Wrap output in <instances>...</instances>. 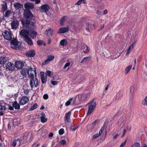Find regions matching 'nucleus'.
Wrapping results in <instances>:
<instances>
[{"instance_id": "nucleus-1", "label": "nucleus", "mask_w": 147, "mask_h": 147, "mask_svg": "<svg viewBox=\"0 0 147 147\" xmlns=\"http://www.w3.org/2000/svg\"><path fill=\"white\" fill-rule=\"evenodd\" d=\"M24 18L20 20L23 26L27 28L30 24L31 27H34L35 23L34 22H30V20L34 17L33 15L30 10H25L23 13Z\"/></svg>"}, {"instance_id": "nucleus-2", "label": "nucleus", "mask_w": 147, "mask_h": 147, "mask_svg": "<svg viewBox=\"0 0 147 147\" xmlns=\"http://www.w3.org/2000/svg\"><path fill=\"white\" fill-rule=\"evenodd\" d=\"M88 104L89 105L88 107V110L87 115H90L92 113L96 105V103L93 102V101H90Z\"/></svg>"}, {"instance_id": "nucleus-3", "label": "nucleus", "mask_w": 147, "mask_h": 147, "mask_svg": "<svg viewBox=\"0 0 147 147\" xmlns=\"http://www.w3.org/2000/svg\"><path fill=\"white\" fill-rule=\"evenodd\" d=\"M38 80L36 78H32L30 80V84L32 89L34 87H37L39 85Z\"/></svg>"}, {"instance_id": "nucleus-4", "label": "nucleus", "mask_w": 147, "mask_h": 147, "mask_svg": "<svg viewBox=\"0 0 147 147\" xmlns=\"http://www.w3.org/2000/svg\"><path fill=\"white\" fill-rule=\"evenodd\" d=\"M2 35L4 38L7 40H9L12 39V35L11 32L7 30H5L3 33Z\"/></svg>"}, {"instance_id": "nucleus-5", "label": "nucleus", "mask_w": 147, "mask_h": 147, "mask_svg": "<svg viewBox=\"0 0 147 147\" xmlns=\"http://www.w3.org/2000/svg\"><path fill=\"white\" fill-rule=\"evenodd\" d=\"M15 68V65L11 62H8L5 65V69L7 71H12L14 70Z\"/></svg>"}, {"instance_id": "nucleus-6", "label": "nucleus", "mask_w": 147, "mask_h": 147, "mask_svg": "<svg viewBox=\"0 0 147 147\" xmlns=\"http://www.w3.org/2000/svg\"><path fill=\"white\" fill-rule=\"evenodd\" d=\"M49 9V6L47 4H44L40 7L39 11L40 13H46Z\"/></svg>"}, {"instance_id": "nucleus-7", "label": "nucleus", "mask_w": 147, "mask_h": 147, "mask_svg": "<svg viewBox=\"0 0 147 147\" xmlns=\"http://www.w3.org/2000/svg\"><path fill=\"white\" fill-rule=\"evenodd\" d=\"M20 35L24 39L25 38L29 35V32L28 31L23 29L20 32Z\"/></svg>"}, {"instance_id": "nucleus-8", "label": "nucleus", "mask_w": 147, "mask_h": 147, "mask_svg": "<svg viewBox=\"0 0 147 147\" xmlns=\"http://www.w3.org/2000/svg\"><path fill=\"white\" fill-rule=\"evenodd\" d=\"M34 74L36 75V69L34 68L33 70L32 68H30L28 69V75L29 77L31 78H34Z\"/></svg>"}, {"instance_id": "nucleus-9", "label": "nucleus", "mask_w": 147, "mask_h": 147, "mask_svg": "<svg viewBox=\"0 0 147 147\" xmlns=\"http://www.w3.org/2000/svg\"><path fill=\"white\" fill-rule=\"evenodd\" d=\"M29 101V99L27 97L23 96L19 101V103L21 105H24L27 103Z\"/></svg>"}, {"instance_id": "nucleus-10", "label": "nucleus", "mask_w": 147, "mask_h": 147, "mask_svg": "<svg viewBox=\"0 0 147 147\" xmlns=\"http://www.w3.org/2000/svg\"><path fill=\"white\" fill-rule=\"evenodd\" d=\"M11 29L16 30L18 26L19 23L17 20H14L11 22Z\"/></svg>"}, {"instance_id": "nucleus-11", "label": "nucleus", "mask_w": 147, "mask_h": 147, "mask_svg": "<svg viewBox=\"0 0 147 147\" xmlns=\"http://www.w3.org/2000/svg\"><path fill=\"white\" fill-rule=\"evenodd\" d=\"M11 47L14 49H17L18 48V41L16 39L11 41Z\"/></svg>"}, {"instance_id": "nucleus-12", "label": "nucleus", "mask_w": 147, "mask_h": 147, "mask_svg": "<svg viewBox=\"0 0 147 147\" xmlns=\"http://www.w3.org/2000/svg\"><path fill=\"white\" fill-rule=\"evenodd\" d=\"M54 58L55 57L53 55L48 56H47V59L42 63V65H45L48 64L50 61L53 60Z\"/></svg>"}, {"instance_id": "nucleus-13", "label": "nucleus", "mask_w": 147, "mask_h": 147, "mask_svg": "<svg viewBox=\"0 0 147 147\" xmlns=\"http://www.w3.org/2000/svg\"><path fill=\"white\" fill-rule=\"evenodd\" d=\"M85 28L86 30L88 32H89V29L92 30L95 28V26L94 24L93 23H86L85 25Z\"/></svg>"}, {"instance_id": "nucleus-14", "label": "nucleus", "mask_w": 147, "mask_h": 147, "mask_svg": "<svg viewBox=\"0 0 147 147\" xmlns=\"http://www.w3.org/2000/svg\"><path fill=\"white\" fill-rule=\"evenodd\" d=\"M24 7L27 9V10L33 9L34 8L33 4L29 2L25 3Z\"/></svg>"}, {"instance_id": "nucleus-15", "label": "nucleus", "mask_w": 147, "mask_h": 147, "mask_svg": "<svg viewBox=\"0 0 147 147\" xmlns=\"http://www.w3.org/2000/svg\"><path fill=\"white\" fill-rule=\"evenodd\" d=\"M23 138L26 140H30L31 138V134L30 133L26 132L24 134Z\"/></svg>"}, {"instance_id": "nucleus-16", "label": "nucleus", "mask_w": 147, "mask_h": 147, "mask_svg": "<svg viewBox=\"0 0 147 147\" xmlns=\"http://www.w3.org/2000/svg\"><path fill=\"white\" fill-rule=\"evenodd\" d=\"M69 30V28L68 27V26L66 28H61L59 29L57 33L58 34L65 33L68 32Z\"/></svg>"}, {"instance_id": "nucleus-17", "label": "nucleus", "mask_w": 147, "mask_h": 147, "mask_svg": "<svg viewBox=\"0 0 147 147\" xmlns=\"http://www.w3.org/2000/svg\"><path fill=\"white\" fill-rule=\"evenodd\" d=\"M71 114V111H69L68 113H66L65 114V115L64 117V119L65 121L67 122L70 123V117Z\"/></svg>"}, {"instance_id": "nucleus-18", "label": "nucleus", "mask_w": 147, "mask_h": 147, "mask_svg": "<svg viewBox=\"0 0 147 147\" xmlns=\"http://www.w3.org/2000/svg\"><path fill=\"white\" fill-rule=\"evenodd\" d=\"M26 54L28 57H33L35 55V52L34 50H32L27 51Z\"/></svg>"}, {"instance_id": "nucleus-19", "label": "nucleus", "mask_w": 147, "mask_h": 147, "mask_svg": "<svg viewBox=\"0 0 147 147\" xmlns=\"http://www.w3.org/2000/svg\"><path fill=\"white\" fill-rule=\"evenodd\" d=\"M24 65L23 63L20 61H18L15 63V66L18 69H21Z\"/></svg>"}, {"instance_id": "nucleus-20", "label": "nucleus", "mask_w": 147, "mask_h": 147, "mask_svg": "<svg viewBox=\"0 0 147 147\" xmlns=\"http://www.w3.org/2000/svg\"><path fill=\"white\" fill-rule=\"evenodd\" d=\"M104 130V127H102L99 131V133H97L94 135L93 136V139H94L100 136Z\"/></svg>"}, {"instance_id": "nucleus-21", "label": "nucleus", "mask_w": 147, "mask_h": 147, "mask_svg": "<svg viewBox=\"0 0 147 147\" xmlns=\"http://www.w3.org/2000/svg\"><path fill=\"white\" fill-rule=\"evenodd\" d=\"M8 60V58L6 57H0V64H4Z\"/></svg>"}, {"instance_id": "nucleus-22", "label": "nucleus", "mask_w": 147, "mask_h": 147, "mask_svg": "<svg viewBox=\"0 0 147 147\" xmlns=\"http://www.w3.org/2000/svg\"><path fill=\"white\" fill-rule=\"evenodd\" d=\"M21 73L24 78L26 77L27 74H28V69L25 68L22 69L21 71Z\"/></svg>"}, {"instance_id": "nucleus-23", "label": "nucleus", "mask_w": 147, "mask_h": 147, "mask_svg": "<svg viewBox=\"0 0 147 147\" xmlns=\"http://www.w3.org/2000/svg\"><path fill=\"white\" fill-rule=\"evenodd\" d=\"M13 5L15 9L17 10L19 9L22 8L23 7V5L19 3H15Z\"/></svg>"}, {"instance_id": "nucleus-24", "label": "nucleus", "mask_w": 147, "mask_h": 147, "mask_svg": "<svg viewBox=\"0 0 147 147\" xmlns=\"http://www.w3.org/2000/svg\"><path fill=\"white\" fill-rule=\"evenodd\" d=\"M82 49L85 53H87L89 51L88 47L85 45H83L82 47Z\"/></svg>"}, {"instance_id": "nucleus-25", "label": "nucleus", "mask_w": 147, "mask_h": 147, "mask_svg": "<svg viewBox=\"0 0 147 147\" xmlns=\"http://www.w3.org/2000/svg\"><path fill=\"white\" fill-rule=\"evenodd\" d=\"M24 40L29 45H33L32 41L29 36L24 39Z\"/></svg>"}, {"instance_id": "nucleus-26", "label": "nucleus", "mask_w": 147, "mask_h": 147, "mask_svg": "<svg viewBox=\"0 0 147 147\" xmlns=\"http://www.w3.org/2000/svg\"><path fill=\"white\" fill-rule=\"evenodd\" d=\"M53 30L51 28L49 29L46 31L45 34L48 37L52 36L53 33Z\"/></svg>"}, {"instance_id": "nucleus-27", "label": "nucleus", "mask_w": 147, "mask_h": 147, "mask_svg": "<svg viewBox=\"0 0 147 147\" xmlns=\"http://www.w3.org/2000/svg\"><path fill=\"white\" fill-rule=\"evenodd\" d=\"M20 103H18L17 101H15L12 104L13 106L16 109H20Z\"/></svg>"}, {"instance_id": "nucleus-28", "label": "nucleus", "mask_w": 147, "mask_h": 147, "mask_svg": "<svg viewBox=\"0 0 147 147\" xmlns=\"http://www.w3.org/2000/svg\"><path fill=\"white\" fill-rule=\"evenodd\" d=\"M46 115L44 113H41V116L40 117L41 121L42 123L46 122L47 121V119L45 118Z\"/></svg>"}, {"instance_id": "nucleus-29", "label": "nucleus", "mask_w": 147, "mask_h": 147, "mask_svg": "<svg viewBox=\"0 0 147 147\" xmlns=\"http://www.w3.org/2000/svg\"><path fill=\"white\" fill-rule=\"evenodd\" d=\"M20 140L19 138H18L16 140L15 139L13 140L11 144L12 146L15 147L17 144V142H18L19 144H20Z\"/></svg>"}, {"instance_id": "nucleus-30", "label": "nucleus", "mask_w": 147, "mask_h": 147, "mask_svg": "<svg viewBox=\"0 0 147 147\" xmlns=\"http://www.w3.org/2000/svg\"><path fill=\"white\" fill-rule=\"evenodd\" d=\"M78 98L79 99H80L81 102L82 101H85L86 99V97L84 95L79 94L78 95Z\"/></svg>"}, {"instance_id": "nucleus-31", "label": "nucleus", "mask_w": 147, "mask_h": 147, "mask_svg": "<svg viewBox=\"0 0 147 147\" xmlns=\"http://www.w3.org/2000/svg\"><path fill=\"white\" fill-rule=\"evenodd\" d=\"M73 98H74L73 103H76L78 104L80 103L81 102L80 100V99H79V98H78V95L76 96V97H74Z\"/></svg>"}, {"instance_id": "nucleus-32", "label": "nucleus", "mask_w": 147, "mask_h": 147, "mask_svg": "<svg viewBox=\"0 0 147 147\" xmlns=\"http://www.w3.org/2000/svg\"><path fill=\"white\" fill-rule=\"evenodd\" d=\"M131 68L132 65H130L125 68V74H128Z\"/></svg>"}, {"instance_id": "nucleus-33", "label": "nucleus", "mask_w": 147, "mask_h": 147, "mask_svg": "<svg viewBox=\"0 0 147 147\" xmlns=\"http://www.w3.org/2000/svg\"><path fill=\"white\" fill-rule=\"evenodd\" d=\"M66 16H64L62 17L60 20V23L61 25H63L64 24V22L66 21Z\"/></svg>"}, {"instance_id": "nucleus-34", "label": "nucleus", "mask_w": 147, "mask_h": 147, "mask_svg": "<svg viewBox=\"0 0 147 147\" xmlns=\"http://www.w3.org/2000/svg\"><path fill=\"white\" fill-rule=\"evenodd\" d=\"M11 13V10H7L5 12L4 15L5 17L7 18H9Z\"/></svg>"}, {"instance_id": "nucleus-35", "label": "nucleus", "mask_w": 147, "mask_h": 147, "mask_svg": "<svg viewBox=\"0 0 147 147\" xmlns=\"http://www.w3.org/2000/svg\"><path fill=\"white\" fill-rule=\"evenodd\" d=\"M42 83V84H45L47 81V77L45 76L41 78Z\"/></svg>"}, {"instance_id": "nucleus-36", "label": "nucleus", "mask_w": 147, "mask_h": 147, "mask_svg": "<svg viewBox=\"0 0 147 147\" xmlns=\"http://www.w3.org/2000/svg\"><path fill=\"white\" fill-rule=\"evenodd\" d=\"M1 9L2 10L5 11L7 8V4L6 3L1 5Z\"/></svg>"}, {"instance_id": "nucleus-37", "label": "nucleus", "mask_w": 147, "mask_h": 147, "mask_svg": "<svg viewBox=\"0 0 147 147\" xmlns=\"http://www.w3.org/2000/svg\"><path fill=\"white\" fill-rule=\"evenodd\" d=\"M67 42L66 40L65 39L62 40L60 42V44L63 46L66 45H67Z\"/></svg>"}, {"instance_id": "nucleus-38", "label": "nucleus", "mask_w": 147, "mask_h": 147, "mask_svg": "<svg viewBox=\"0 0 147 147\" xmlns=\"http://www.w3.org/2000/svg\"><path fill=\"white\" fill-rule=\"evenodd\" d=\"M53 72L52 71H47L46 73V76L47 77V76L49 77L53 75Z\"/></svg>"}, {"instance_id": "nucleus-39", "label": "nucleus", "mask_w": 147, "mask_h": 147, "mask_svg": "<svg viewBox=\"0 0 147 147\" xmlns=\"http://www.w3.org/2000/svg\"><path fill=\"white\" fill-rule=\"evenodd\" d=\"M38 106V105L37 103L34 104L32 106L30 109L29 110L30 111L36 109Z\"/></svg>"}, {"instance_id": "nucleus-40", "label": "nucleus", "mask_w": 147, "mask_h": 147, "mask_svg": "<svg viewBox=\"0 0 147 147\" xmlns=\"http://www.w3.org/2000/svg\"><path fill=\"white\" fill-rule=\"evenodd\" d=\"M5 105H3L1 106H0V111H4L6 110L7 108L5 106Z\"/></svg>"}, {"instance_id": "nucleus-41", "label": "nucleus", "mask_w": 147, "mask_h": 147, "mask_svg": "<svg viewBox=\"0 0 147 147\" xmlns=\"http://www.w3.org/2000/svg\"><path fill=\"white\" fill-rule=\"evenodd\" d=\"M74 99V98H70L65 103V105L66 106H68L70 104V102L71 101H72Z\"/></svg>"}, {"instance_id": "nucleus-42", "label": "nucleus", "mask_w": 147, "mask_h": 147, "mask_svg": "<svg viewBox=\"0 0 147 147\" xmlns=\"http://www.w3.org/2000/svg\"><path fill=\"white\" fill-rule=\"evenodd\" d=\"M37 34V33L36 32L34 31H32L31 33V36L33 38H34L36 37Z\"/></svg>"}, {"instance_id": "nucleus-43", "label": "nucleus", "mask_w": 147, "mask_h": 147, "mask_svg": "<svg viewBox=\"0 0 147 147\" xmlns=\"http://www.w3.org/2000/svg\"><path fill=\"white\" fill-rule=\"evenodd\" d=\"M66 141L65 140H61L60 141L59 143L61 145H65L66 144Z\"/></svg>"}, {"instance_id": "nucleus-44", "label": "nucleus", "mask_w": 147, "mask_h": 147, "mask_svg": "<svg viewBox=\"0 0 147 147\" xmlns=\"http://www.w3.org/2000/svg\"><path fill=\"white\" fill-rule=\"evenodd\" d=\"M90 58H91V57H90V56H89V57H85L81 61L80 63H82L84 61H85L86 60H89Z\"/></svg>"}, {"instance_id": "nucleus-45", "label": "nucleus", "mask_w": 147, "mask_h": 147, "mask_svg": "<svg viewBox=\"0 0 147 147\" xmlns=\"http://www.w3.org/2000/svg\"><path fill=\"white\" fill-rule=\"evenodd\" d=\"M131 147H140V145L139 143L136 142L134 143Z\"/></svg>"}, {"instance_id": "nucleus-46", "label": "nucleus", "mask_w": 147, "mask_h": 147, "mask_svg": "<svg viewBox=\"0 0 147 147\" xmlns=\"http://www.w3.org/2000/svg\"><path fill=\"white\" fill-rule=\"evenodd\" d=\"M64 133V129L63 128L60 129L59 131V135H61L63 134Z\"/></svg>"}, {"instance_id": "nucleus-47", "label": "nucleus", "mask_w": 147, "mask_h": 147, "mask_svg": "<svg viewBox=\"0 0 147 147\" xmlns=\"http://www.w3.org/2000/svg\"><path fill=\"white\" fill-rule=\"evenodd\" d=\"M30 91V90L28 89H24L23 91V92L26 95H27L28 94Z\"/></svg>"}, {"instance_id": "nucleus-48", "label": "nucleus", "mask_w": 147, "mask_h": 147, "mask_svg": "<svg viewBox=\"0 0 147 147\" xmlns=\"http://www.w3.org/2000/svg\"><path fill=\"white\" fill-rule=\"evenodd\" d=\"M4 22H5V20L4 17L0 18V24H3Z\"/></svg>"}, {"instance_id": "nucleus-49", "label": "nucleus", "mask_w": 147, "mask_h": 147, "mask_svg": "<svg viewBox=\"0 0 147 147\" xmlns=\"http://www.w3.org/2000/svg\"><path fill=\"white\" fill-rule=\"evenodd\" d=\"M51 84L54 85H56L58 83V82L57 81H53V79L51 80Z\"/></svg>"}, {"instance_id": "nucleus-50", "label": "nucleus", "mask_w": 147, "mask_h": 147, "mask_svg": "<svg viewBox=\"0 0 147 147\" xmlns=\"http://www.w3.org/2000/svg\"><path fill=\"white\" fill-rule=\"evenodd\" d=\"M134 88L133 86H131L130 88V92L131 93H133L134 92Z\"/></svg>"}, {"instance_id": "nucleus-51", "label": "nucleus", "mask_w": 147, "mask_h": 147, "mask_svg": "<svg viewBox=\"0 0 147 147\" xmlns=\"http://www.w3.org/2000/svg\"><path fill=\"white\" fill-rule=\"evenodd\" d=\"M43 42L41 40H38L37 41V44L39 45H42V44Z\"/></svg>"}, {"instance_id": "nucleus-52", "label": "nucleus", "mask_w": 147, "mask_h": 147, "mask_svg": "<svg viewBox=\"0 0 147 147\" xmlns=\"http://www.w3.org/2000/svg\"><path fill=\"white\" fill-rule=\"evenodd\" d=\"M70 64V63L69 62L65 64L63 67V69H65L67 67L69 66Z\"/></svg>"}, {"instance_id": "nucleus-53", "label": "nucleus", "mask_w": 147, "mask_h": 147, "mask_svg": "<svg viewBox=\"0 0 147 147\" xmlns=\"http://www.w3.org/2000/svg\"><path fill=\"white\" fill-rule=\"evenodd\" d=\"M127 140H125L123 142H122L120 146V147H123L125 145Z\"/></svg>"}, {"instance_id": "nucleus-54", "label": "nucleus", "mask_w": 147, "mask_h": 147, "mask_svg": "<svg viewBox=\"0 0 147 147\" xmlns=\"http://www.w3.org/2000/svg\"><path fill=\"white\" fill-rule=\"evenodd\" d=\"M43 98L44 99L46 100L48 98V96L47 94H45L43 96Z\"/></svg>"}, {"instance_id": "nucleus-55", "label": "nucleus", "mask_w": 147, "mask_h": 147, "mask_svg": "<svg viewBox=\"0 0 147 147\" xmlns=\"http://www.w3.org/2000/svg\"><path fill=\"white\" fill-rule=\"evenodd\" d=\"M40 78H41V77H44V73L42 71L40 73Z\"/></svg>"}, {"instance_id": "nucleus-56", "label": "nucleus", "mask_w": 147, "mask_h": 147, "mask_svg": "<svg viewBox=\"0 0 147 147\" xmlns=\"http://www.w3.org/2000/svg\"><path fill=\"white\" fill-rule=\"evenodd\" d=\"M126 132V130L125 129H124V130L123 132V134L121 137V138H122L124 137Z\"/></svg>"}, {"instance_id": "nucleus-57", "label": "nucleus", "mask_w": 147, "mask_h": 147, "mask_svg": "<svg viewBox=\"0 0 147 147\" xmlns=\"http://www.w3.org/2000/svg\"><path fill=\"white\" fill-rule=\"evenodd\" d=\"M78 127H74L73 126H72L71 127V129L72 130V131H74V130H76L78 128Z\"/></svg>"}, {"instance_id": "nucleus-58", "label": "nucleus", "mask_w": 147, "mask_h": 147, "mask_svg": "<svg viewBox=\"0 0 147 147\" xmlns=\"http://www.w3.org/2000/svg\"><path fill=\"white\" fill-rule=\"evenodd\" d=\"M97 122V120H96L95 121H94L92 123V125H93V126H94V125L96 124V123Z\"/></svg>"}, {"instance_id": "nucleus-59", "label": "nucleus", "mask_w": 147, "mask_h": 147, "mask_svg": "<svg viewBox=\"0 0 147 147\" xmlns=\"http://www.w3.org/2000/svg\"><path fill=\"white\" fill-rule=\"evenodd\" d=\"M134 47V44H132L128 48V49L130 51V50L132 49Z\"/></svg>"}, {"instance_id": "nucleus-60", "label": "nucleus", "mask_w": 147, "mask_h": 147, "mask_svg": "<svg viewBox=\"0 0 147 147\" xmlns=\"http://www.w3.org/2000/svg\"><path fill=\"white\" fill-rule=\"evenodd\" d=\"M6 104L5 103L3 102V101H0V106L2 105H6Z\"/></svg>"}, {"instance_id": "nucleus-61", "label": "nucleus", "mask_w": 147, "mask_h": 147, "mask_svg": "<svg viewBox=\"0 0 147 147\" xmlns=\"http://www.w3.org/2000/svg\"><path fill=\"white\" fill-rule=\"evenodd\" d=\"M34 1H35V3L36 4L39 3L40 2V0H35Z\"/></svg>"}, {"instance_id": "nucleus-62", "label": "nucleus", "mask_w": 147, "mask_h": 147, "mask_svg": "<svg viewBox=\"0 0 147 147\" xmlns=\"http://www.w3.org/2000/svg\"><path fill=\"white\" fill-rule=\"evenodd\" d=\"M39 145H40L39 144H36V143H35L34 144L32 145V147H34L35 146H36H36H39Z\"/></svg>"}, {"instance_id": "nucleus-63", "label": "nucleus", "mask_w": 147, "mask_h": 147, "mask_svg": "<svg viewBox=\"0 0 147 147\" xmlns=\"http://www.w3.org/2000/svg\"><path fill=\"white\" fill-rule=\"evenodd\" d=\"M119 135V134H117L113 136V139H116Z\"/></svg>"}, {"instance_id": "nucleus-64", "label": "nucleus", "mask_w": 147, "mask_h": 147, "mask_svg": "<svg viewBox=\"0 0 147 147\" xmlns=\"http://www.w3.org/2000/svg\"><path fill=\"white\" fill-rule=\"evenodd\" d=\"M98 15H101L102 14V12L98 10L96 11Z\"/></svg>"}]
</instances>
